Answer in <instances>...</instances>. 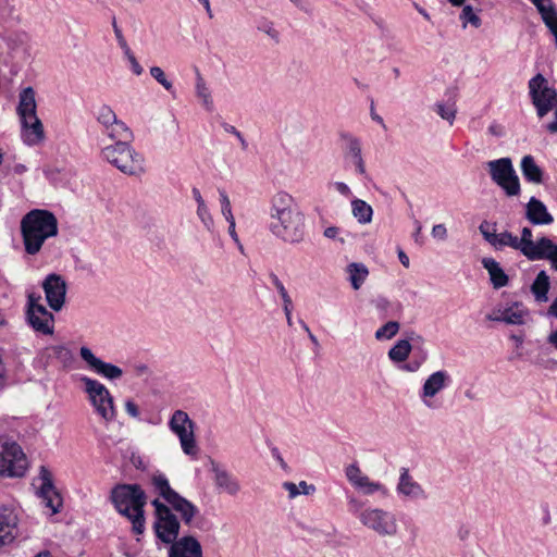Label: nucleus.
<instances>
[{"mask_svg":"<svg viewBox=\"0 0 557 557\" xmlns=\"http://www.w3.org/2000/svg\"><path fill=\"white\" fill-rule=\"evenodd\" d=\"M520 304L515 302L511 307L499 309V317L494 314H487L486 319L495 322H505L511 325H521L524 323V310L520 308Z\"/></svg>","mask_w":557,"mask_h":557,"instance_id":"29","label":"nucleus"},{"mask_svg":"<svg viewBox=\"0 0 557 557\" xmlns=\"http://www.w3.org/2000/svg\"><path fill=\"white\" fill-rule=\"evenodd\" d=\"M550 288V278L546 271L542 270L535 276L531 284V293L537 302H546L548 300V292Z\"/></svg>","mask_w":557,"mask_h":557,"instance_id":"32","label":"nucleus"},{"mask_svg":"<svg viewBox=\"0 0 557 557\" xmlns=\"http://www.w3.org/2000/svg\"><path fill=\"white\" fill-rule=\"evenodd\" d=\"M434 111L445 121H447L450 125H453L457 109L455 103L446 106L443 102H437L434 104Z\"/></svg>","mask_w":557,"mask_h":557,"instance_id":"42","label":"nucleus"},{"mask_svg":"<svg viewBox=\"0 0 557 557\" xmlns=\"http://www.w3.org/2000/svg\"><path fill=\"white\" fill-rule=\"evenodd\" d=\"M536 8L544 25L554 37V44L557 48V7L553 0H530Z\"/></svg>","mask_w":557,"mask_h":557,"instance_id":"25","label":"nucleus"},{"mask_svg":"<svg viewBox=\"0 0 557 557\" xmlns=\"http://www.w3.org/2000/svg\"><path fill=\"white\" fill-rule=\"evenodd\" d=\"M547 342L557 349V330L548 335Z\"/></svg>","mask_w":557,"mask_h":557,"instance_id":"64","label":"nucleus"},{"mask_svg":"<svg viewBox=\"0 0 557 557\" xmlns=\"http://www.w3.org/2000/svg\"><path fill=\"white\" fill-rule=\"evenodd\" d=\"M364 495H372L376 492L386 493V488L379 482L371 481L368 475H363L361 480L354 486Z\"/></svg>","mask_w":557,"mask_h":557,"instance_id":"37","label":"nucleus"},{"mask_svg":"<svg viewBox=\"0 0 557 557\" xmlns=\"http://www.w3.org/2000/svg\"><path fill=\"white\" fill-rule=\"evenodd\" d=\"M36 92L33 87L23 88L18 95L16 108L21 121V136L27 146H36L44 141L45 131L37 116Z\"/></svg>","mask_w":557,"mask_h":557,"instance_id":"4","label":"nucleus"},{"mask_svg":"<svg viewBox=\"0 0 557 557\" xmlns=\"http://www.w3.org/2000/svg\"><path fill=\"white\" fill-rule=\"evenodd\" d=\"M283 488L288 492L289 498H295L300 494L298 486L293 482H284Z\"/></svg>","mask_w":557,"mask_h":557,"instance_id":"55","label":"nucleus"},{"mask_svg":"<svg viewBox=\"0 0 557 557\" xmlns=\"http://www.w3.org/2000/svg\"><path fill=\"white\" fill-rule=\"evenodd\" d=\"M554 110H555V119L553 122L547 124V129L550 133H557V107Z\"/></svg>","mask_w":557,"mask_h":557,"instance_id":"63","label":"nucleus"},{"mask_svg":"<svg viewBox=\"0 0 557 557\" xmlns=\"http://www.w3.org/2000/svg\"><path fill=\"white\" fill-rule=\"evenodd\" d=\"M428 358V354L421 350L419 357H414L409 362L405 363L401 369L408 372H417Z\"/></svg>","mask_w":557,"mask_h":557,"instance_id":"48","label":"nucleus"},{"mask_svg":"<svg viewBox=\"0 0 557 557\" xmlns=\"http://www.w3.org/2000/svg\"><path fill=\"white\" fill-rule=\"evenodd\" d=\"M525 218L533 225H547L554 222L553 215L540 199L531 197L525 206Z\"/></svg>","mask_w":557,"mask_h":557,"instance_id":"26","label":"nucleus"},{"mask_svg":"<svg viewBox=\"0 0 557 557\" xmlns=\"http://www.w3.org/2000/svg\"><path fill=\"white\" fill-rule=\"evenodd\" d=\"M26 319L34 331L44 335L53 334L54 315L45 306H37L35 310L26 312Z\"/></svg>","mask_w":557,"mask_h":557,"instance_id":"21","label":"nucleus"},{"mask_svg":"<svg viewBox=\"0 0 557 557\" xmlns=\"http://www.w3.org/2000/svg\"><path fill=\"white\" fill-rule=\"evenodd\" d=\"M110 498L117 512L132 522L133 532L143 534L145 531L144 507L147 497L140 485L117 484L112 488Z\"/></svg>","mask_w":557,"mask_h":557,"instance_id":"3","label":"nucleus"},{"mask_svg":"<svg viewBox=\"0 0 557 557\" xmlns=\"http://www.w3.org/2000/svg\"><path fill=\"white\" fill-rule=\"evenodd\" d=\"M345 474L352 486H355L357 482L364 475L357 463L347 466L345 469Z\"/></svg>","mask_w":557,"mask_h":557,"instance_id":"47","label":"nucleus"},{"mask_svg":"<svg viewBox=\"0 0 557 557\" xmlns=\"http://www.w3.org/2000/svg\"><path fill=\"white\" fill-rule=\"evenodd\" d=\"M432 236L440 240H445L447 238V230L444 224H436L432 228Z\"/></svg>","mask_w":557,"mask_h":557,"instance_id":"53","label":"nucleus"},{"mask_svg":"<svg viewBox=\"0 0 557 557\" xmlns=\"http://www.w3.org/2000/svg\"><path fill=\"white\" fill-rule=\"evenodd\" d=\"M335 188L341 195H343L345 197H348L351 195V190H350L349 186L344 182H336Z\"/></svg>","mask_w":557,"mask_h":557,"instance_id":"58","label":"nucleus"},{"mask_svg":"<svg viewBox=\"0 0 557 557\" xmlns=\"http://www.w3.org/2000/svg\"><path fill=\"white\" fill-rule=\"evenodd\" d=\"M169 557H203L200 542L193 535H185L170 544Z\"/></svg>","mask_w":557,"mask_h":557,"instance_id":"24","label":"nucleus"},{"mask_svg":"<svg viewBox=\"0 0 557 557\" xmlns=\"http://www.w3.org/2000/svg\"><path fill=\"white\" fill-rule=\"evenodd\" d=\"M482 265L488 272L490 280L494 288L499 289L508 285L509 277L495 259L483 258Z\"/></svg>","mask_w":557,"mask_h":557,"instance_id":"31","label":"nucleus"},{"mask_svg":"<svg viewBox=\"0 0 557 557\" xmlns=\"http://www.w3.org/2000/svg\"><path fill=\"white\" fill-rule=\"evenodd\" d=\"M39 479L41 480V486L38 491L39 496L42 498L45 506L51 509L52 515L58 513L63 500L53 484L51 472L45 466L39 469Z\"/></svg>","mask_w":557,"mask_h":557,"instance_id":"17","label":"nucleus"},{"mask_svg":"<svg viewBox=\"0 0 557 557\" xmlns=\"http://www.w3.org/2000/svg\"><path fill=\"white\" fill-rule=\"evenodd\" d=\"M46 300L54 311H60L65 302L66 283L61 275L51 273L42 282Z\"/></svg>","mask_w":557,"mask_h":557,"instance_id":"16","label":"nucleus"},{"mask_svg":"<svg viewBox=\"0 0 557 557\" xmlns=\"http://www.w3.org/2000/svg\"><path fill=\"white\" fill-rule=\"evenodd\" d=\"M273 286L276 288V290L278 292L282 300H283V306L286 305L289 306L290 304H293V300L287 292V289L285 288L284 284L282 283V281L278 278V276L275 274V273H270L269 275Z\"/></svg>","mask_w":557,"mask_h":557,"instance_id":"43","label":"nucleus"},{"mask_svg":"<svg viewBox=\"0 0 557 557\" xmlns=\"http://www.w3.org/2000/svg\"><path fill=\"white\" fill-rule=\"evenodd\" d=\"M399 323L396 322V321H388L387 323H385L384 325H382L381 327H379L375 332V338L377 341H382V339H391L392 337H394L398 331H399Z\"/></svg>","mask_w":557,"mask_h":557,"instance_id":"41","label":"nucleus"},{"mask_svg":"<svg viewBox=\"0 0 557 557\" xmlns=\"http://www.w3.org/2000/svg\"><path fill=\"white\" fill-rule=\"evenodd\" d=\"M228 222V234L230 236L232 237V239L239 244V238H238V235L235 231V226H236V223H235V220H232V221H227Z\"/></svg>","mask_w":557,"mask_h":557,"instance_id":"60","label":"nucleus"},{"mask_svg":"<svg viewBox=\"0 0 557 557\" xmlns=\"http://www.w3.org/2000/svg\"><path fill=\"white\" fill-rule=\"evenodd\" d=\"M491 180L499 186L508 197L518 196L521 191L519 177L510 158L505 157L486 163Z\"/></svg>","mask_w":557,"mask_h":557,"instance_id":"7","label":"nucleus"},{"mask_svg":"<svg viewBox=\"0 0 557 557\" xmlns=\"http://www.w3.org/2000/svg\"><path fill=\"white\" fill-rule=\"evenodd\" d=\"M197 216L209 232L213 230L214 222L207 203L197 206Z\"/></svg>","mask_w":557,"mask_h":557,"instance_id":"44","label":"nucleus"},{"mask_svg":"<svg viewBox=\"0 0 557 557\" xmlns=\"http://www.w3.org/2000/svg\"><path fill=\"white\" fill-rule=\"evenodd\" d=\"M152 484L159 495L171 506V510L180 513L182 521L190 525L193 519L198 515L199 509L188 499L174 491L164 474H156Z\"/></svg>","mask_w":557,"mask_h":557,"instance_id":"6","label":"nucleus"},{"mask_svg":"<svg viewBox=\"0 0 557 557\" xmlns=\"http://www.w3.org/2000/svg\"><path fill=\"white\" fill-rule=\"evenodd\" d=\"M258 30L267 34L269 37H271L276 42L280 39V33L274 28L273 23L267 20L261 21L258 26Z\"/></svg>","mask_w":557,"mask_h":557,"instance_id":"49","label":"nucleus"},{"mask_svg":"<svg viewBox=\"0 0 557 557\" xmlns=\"http://www.w3.org/2000/svg\"><path fill=\"white\" fill-rule=\"evenodd\" d=\"M397 492L406 497H410L413 499L426 497L425 491L417 481L413 480L407 468L400 469Z\"/></svg>","mask_w":557,"mask_h":557,"instance_id":"27","label":"nucleus"},{"mask_svg":"<svg viewBox=\"0 0 557 557\" xmlns=\"http://www.w3.org/2000/svg\"><path fill=\"white\" fill-rule=\"evenodd\" d=\"M27 469V459L21 446L15 442L0 441V474L10 478L23 476Z\"/></svg>","mask_w":557,"mask_h":557,"instance_id":"10","label":"nucleus"},{"mask_svg":"<svg viewBox=\"0 0 557 557\" xmlns=\"http://www.w3.org/2000/svg\"><path fill=\"white\" fill-rule=\"evenodd\" d=\"M152 506L156 511L154 531L157 537L164 544H172L176 542L180 534L181 523L177 517L173 513L171 508L160 502L159 499L152 500Z\"/></svg>","mask_w":557,"mask_h":557,"instance_id":"9","label":"nucleus"},{"mask_svg":"<svg viewBox=\"0 0 557 557\" xmlns=\"http://www.w3.org/2000/svg\"><path fill=\"white\" fill-rule=\"evenodd\" d=\"M341 230L337 226H330L324 230L323 235L330 239H336Z\"/></svg>","mask_w":557,"mask_h":557,"instance_id":"59","label":"nucleus"},{"mask_svg":"<svg viewBox=\"0 0 557 557\" xmlns=\"http://www.w3.org/2000/svg\"><path fill=\"white\" fill-rule=\"evenodd\" d=\"M196 94H197V97H199L202 100V104L205 106V108L208 111H211L213 108V101H212L210 91L206 85V82L199 72H197V78H196Z\"/></svg>","mask_w":557,"mask_h":557,"instance_id":"38","label":"nucleus"},{"mask_svg":"<svg viewBox=\"0 0 557 557\" xmlns=\"http://www.w3.org/2000/svg\"><path fill=\"white\" fill-rule=\"evenodd\" d=\"M219 196H220V203H221V212H222L223 216L225 218V220L226 221L235 220L233 212H232L231 201H230V198H228L226 191L223 189H219Z\"/></svg>","mask_w":557,"mask_h":557,"instance_id":"46","label":"nucleus"},{"mask_svg":"<svg viewBox=\"0 0 557 557\" xmlns=\"http://www.w3.org/2000/svg\"><path fill=\"white\" fill-rule=\"evenodd\" d=\"M81 381L84 383V389L88 394L96 412L106 421H112L115 418V409L109 389L99 381L88 376H83Z\"/></svg>","mask_w":557,"mask_h":557,"instance_id":"11","label":"nucleus"},{"mask_svg":"<svg viewBox=\"0 0 557 557\" xmlns=\"http://www.w3.org/2000/svg\"><path fill=\"white\" fill-rule=\"evenodd\" d=\"M126 59L128 60L129 64H131V69L133 71V73L137 76L141 75L143 72H144V69L143 66L138 63L137 59L135 58L134 53L132 52V50L129 49L127 51V53H124Z\"/></svg>","mask_w":557,"mask_h":557,"instance_id":"51","label":"nucleus"},{"mask_svg":"<svg viewBox=\"0 0 557 557\" xmlns=\"http://www.w3.org/2000/svg\"><path fill=\"white\" fill-rule=\"evenodd\" d=\"M548 260L553 270L557 271V244L549 237H540V247L531 261Z\"/></svg>","mask_w":557,"mask_h":557,"instance_id":"30","label":"nucleus"},{"mask_svg":"<svg viewBox=\"0 0 557 557\" xmlns=\"http://www.w3.org/2000/svg\"><path fill=\"white\" fill-rule=\"evenodd\" d=\"M79 355L90 370L108 380H117L123 375L120 367L102 361L86 346L81 347Z\"/></svg>","mask_w":557,"mask_h":557,"instance_id":"19","label":"nucleus"},{"mask_svg":"<svg viewBox=\"0 0 557 557\" xmlns=\"http://www.w3.org/2000/svg\"><path fill=\"white\" fill-rule=\"evenodd\" d=\"M210 472L212 473V480L219 493L236 496L240 492L242 485L239 480L222 463L211 459Z\"/></svg>","mask_w":557,"mask_h":557,"instance_id":"15","label":"nucleus"},{"mask_svg":"<svg viewBox=\"0 0 557 557\" xmlns=\"http://www.w3.org/2000/svg\"><path fill=\"white\" fill-rule=\"evenodd\" d=\"M194 425V421L183 410L174 411L169 422L171 431L180 438L183 451L190 456H194L197 453Z\"/></svg>","mask_w":557,"mask_h":557,"instance_id":"12","label":"nucleus"},{"mask_svg":"<svg viewBox=\"0 0 557 557\" xmlns=\"http://www.w3.org/2000/svg\"><path fill=\"white\" fill-rule=\"evenodd\" d=\"M112 27H113V30H114V35H115V38L120 45V47L122 48L123 52L124 53H127V51L131 49L122 34V30L121 28L117 26L116 24V20L115 17H113V21H112Z\"/></svg>","mask_w":557,"mask_h":557,"instance_id":"50","label":"nucleus"},{"mask_svg":"<svg viewBox=\"0 0 557 557\" xmlns=\"http://www.w3.org/2000/svg\"><path fill=\"white\" fill-rule=\"evenodd\" d=\"M125 411L133 418L139 417V408L138 406L131 399L125 401Z\"/></svg>","mask_w":557,"mask_h":557,"instance_id":"54","label":"nucleus"},{"mask_svg":"<svg viewBox=\"0 0 557 557\" xmlns=\"http://www.w3.org/2000/svg\"><path fill=\"white\" fill-rule=\"evenodd\" d=\"M529 94L539 117H544L557 107V90L540 73L529 81Z\"/></svg>","mask_w":557,"mask_h":557,"instance_id":"8","label":"nucleus"},{"mask_svg":"<svg viewBox=\"0 0 557 557\" xmlns=\"http://www.w3.org/2000/svg\"><path fill=\"white\" fill-rule=\"evenodd\" d=\"M459 18L462 22L463 28L467 27L468 23L475 28H479L482 24L480 16L474 12L473 7L471 4L463 5Z\"/></svg>","mask_w":557,"mask_h":557,"instance_id":"40","label":"nucleus"},{"mask_svg":"<svg viewBox=\"0 0 557 557\" xmlns=\"http://www.w3.org/2000/svg\"><path fill=\"white\" fill-rule=\"evenodd\" d=\"M191 194H193L195 201L197 202V206L206 203V201L203 200V198L201 196L200 190L197 187L191 188Z\"/></svg>","mask_w":557,"mask_h":557,"instance_id":"61","label":"nucleus"},{"mask_svg":"<svg viewBox=\"0 0 557 557\" xmlns=\"http://www.w3.org/2000/svg\"><path fill=\"white\" fill-rule=\"evenodd\" d=\"M451 379L447 371L438 370L430 374L424 381L420 397L426 407H432L431 399L446 388Z\"/></svg>","mask_w":557,"mask_h":557,"instance_id":"20","label":"nucleus"},{"mask_svg":"<svg viewBox=\"0 0 557 557\" xmlns=\"http://www.w3.org/2000/svg\"><path fill=\"white\" fill-rule=\"evenodd\" d=\"M361 523L381 536H392L397 532L395 516L386 510L374 508L366 509L360 513Z\"/></svg>","mask_w":557,"mask_h":557,"instance_id":"14","label":"nucleus"},{"mask_svg":"<svg viewBox=\"0 0 557 557\" xmlns=\"http://www.w3.org/2000/svg\"><path fill=\"white\" fill-rule=\"evenodd\" d=\"M351 212L360 224H367L372 221L373 209L362 199H354L351 201Z\"/></svg>","mask_w":557,"mask_h":557,"instance_id":"36","label":"nucleus"},{"mask_svg":"<svg viewBox=\"0 0 557 557\" xmlns=\"http://www.w3.org/2000/svg\"><path fill=\"white\" fill-rule=\"evenodd\" d=\"M479 231L483 238L496 250H502L504 247H510L519 250L518 236L508 231L497 234L496 223L483 221L479 226Z\"/></svg>","mask_w":557,"mask_h":557,"instance_id":"18","label":"nucleus"},{"mask_svg":"<svg viewBox=\"0 0 557 557\" xmlns=\"http://www.w3.org/2000/svg\"><path fill=\"white\" fill-rule=\"evenodd\" d=\"M137 376H143L149 373V368L146 364H137L134 368Z\"/></svg>","mask_w":557,"mask_h":557,"instance_id":"62","label":"nucleus"},{"mask_svg":"<svg viewBox=\"0 0 557 557\" xmlns=\"http://www.w3.org/2000/svg\"><path fill=\"white\" fill-rule=\"evenodd\" d=\"M375 307L379 311L384 312L385 314L388 313V308L391 307V302L388 299L384 297H379L375 300Z\"/></svg>","mask_w":557,"mask_h":557,"instance_id":"56","label":"nucleus"},{"mask_svg":"<svg viewBox=\"0 0 557 557\" xmlns=\"http://www.w3.org/2000/svg\"><path fill=\"white\" fill-rule=\"evenodd\" d=\"M348 280L351 287L358 290L369 275V270L363 263L352 262L347 265Z\"/></svg>","mask_w":557,"mask_h":557,"instance_id":"35","label":"nucleus"},{"mask_svg":"<svg viewBox=\"0 0 557 557\" xmlns=\"http://www.w3.org/2000/svg\"><path fill=\"white\" fill-rule=\"evenodd\" d=\"M41 295L37 293H28L27 295V309L26 312H30L32 310H35V307L37 306H44L41 302Z\"/></svg>","mask_w":557,"mask_h":557,"instance_id":"52","label":"nucleus"},{"mask_svg":"<svg viewBox=\"0 0 557 557\" xmlns=\"http://www.w3.org/2000/svg\"><path fill=\"white\" fill-rule=\"evenodd\" d=\"M300 494L311 495L315 492V486L312 484H308L306 481H301L298 485Z\"/></svg>","mask_w":557,"mask_h":557,"instance_id":"57","label":"nucleus"},{"mask_svg":"<svg viewBox=\"0 0 557 557\" xmlns=\"http://www.w3.org/2000/svg\"><path fill=\"white\" fill-rule=\"evenodd\" d=\"M342 140L345 143L344 156L350 159L356 168V172L362 176L367 175L366 163L362 157L361 141L349 133L341 134Z\"/></svg>","mask_w":557,"mask_h":557,"instance_id":"23","label":"nucleus"},{"mask_svg":"<svg viewBox=\"0 0 557 557\" xmlns=\"http://www.w3.org/2000/svg\"><path fill=\"white\" fill-rule=\"evenodd\" d=\"M410 341L423 343L422 336L411 332L409 339H399L396 342L388 351V358L394 362L406 361L412 350Z\"/></svg>","mask_w":557,"mask_h":557,"instance_id":"28","label":"nucleus"},{"mask_svg":"<svg viewBox=\"0 0 557 557\" xmlns=\"http://www.w3.org/2000/svg\"><path fill=\"white\" fill-rule=\"evenodd\" d=\"M115 143L101 150V157L126 175H140L145 172V158L131 143L134 139H113Z\"/></svg>","mask_w":557,"mask_h":557,"instance_id":"5","label":"nucleus"},{"mask_svg":"<svg viewBox=\"0 0 557 557\" xmlns=\"http://www.w3.org/2000/svg\"><path fill=\"white\" fill-rule=\"evenodd\" d=\"M95 117L110 139H134L131 128L117 119L110 106L101 104L95 112Z\"/></svg>","mask_w":557,"mask_h":557,"instance_id":"13","label":"nucleus"},{"mask_svg":"<svg viewBox=\"0 0 557 557\" xmlns=\"http://www.w3.org/2000/svg\"><path fill=\"white\" fill-rule=\"evenodd\" d=\"M17 522L18 518L13 508H0V547L12 543L17 536Z\"/></svg>","mask_w":557,"mask_h":557,"instance_id":"22","label":"nucleus"},{"mask_svg":"<svg viewBox=\"0 0 557 557\" xmlns=\"http://www.w3.org/2000/svg\"><path fill=\"white\" fill-rule=\"evenodd\" d=\"M53 357L59 360L63 368L69 369L74 362V356L70 348L64 345H54L51 348Z\"/></svg>","mask_w":557,"mask_h":557,"instance_id":"39","label":"nucleus"},{"mask_svg":"<svg viewBox=\"0 0 557 557\" xmlns=\"http://www.w3.org/2000/svg\"><path fill=\"white\" fill-rule=\"evenodd\" d=\"M532 237L533 233L530 227H523L521 231V237H518L519 251L530 261L540 247V238L534 242Z\"/></svg>","mask_w":557,"mask_h":557,"instance_id":"34","label":"nucleus"},{"mask_svg":"<svg viewBox=\"0 0 557 557\" xmlns=\"http://www.w3.org/2000/svg\"><path fill=\"white\" fill-rule=\"evenodd\" d=\"M520 166L522 175L528 182L533 184H541L543 182V170L536 164L531 154L522 158Z\"/></svg>","mask_w":557,"mask_h":557,"instance_id":"33","label":"nucleus"},{"mask_svg":"<svg viewBox=\"0 0 557 557\" xmlns=\"http://www.w3.org/2000/svg\"><path fill=\"white\" fill-rule=\"evenodd\" d=\"M150 75L168 91L173 90V84L170 82L160 66H151Z\"/></svg>","mask_w":557,"mask_h":557,"instance_id":"45","label":"nucleus"},{"mask_svg":"<svg viewBox=\"0 0 557 557\" xmlns=\"http://www.w3.org/2000/svg\"><path fill=\"white\" fill-rule=\"evenodd\" d=\"M55 215L44 209H34L26 213L21 221V233L25 251L36 255L40 251L46 239L58 235Z\"/></svg>","mask_w":557,"mask_h":557,"instance_id":"2","label":"nucleus"},{"mask_svg":"<svg viewBox=\"0 0 557 557\" xmlns=\"http://www.w3.org/2000/svg\"><path fill=\"white\" fill-rule=\"evenodd\" d=\"M270 231L273 235L289 244H299L305 238V215L294 205L287 193L273 196L270 208Z\"/></svg>","mask_w":557,"mask_h":557,"instance_id":"1","label":"nucleus"}]
</instances>
